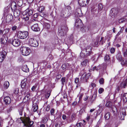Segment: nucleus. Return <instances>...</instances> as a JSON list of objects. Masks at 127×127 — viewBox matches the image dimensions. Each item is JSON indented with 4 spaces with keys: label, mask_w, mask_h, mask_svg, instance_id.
Here are the masks:
<instances>
[{
    "label": "nucleus",
    "mask_w": 127,
    "mask_h": 127,
    "mask_svg": "<svg viewBox=\"0 0 127 127\" xmlns=\"http://www.w3.org/2000/svg\"><path fill=\"white\" fill-rule=\"evenodd\" d=\"M30 98V95L29 94H27L23 99V100L26 102L28 101Z\"/></svg>",
    "instance_id": "obj_28"
},
{
    "label": "nucleus",
    "mask_w": 127,
    "mask_h": 127,
    "mask_svg": "<svg viewBox=\"0 0 127 127\" xmlns=\"http://www.w3.org/2000/svg\"><path fill=\"white\" fill-rule=\"evenodd\" d=\"M112 111L114 115L116 114L117 112V110L116 107L114 106H113L112 108Z\"/></svg>",
    "instance_id": "obj_34"
},
{
    "label": "nucleus",
    "mask_w": 127,
    "mask_h": 127,
    "mask_svg": "<svg viewBox=\"0 0 127 127\" xmlns=\"http://www.w3.org/2000/svg\"><path fill=\"white\" fill-rule=\"evenodd\" d=\"M84 95V94L83 93H81L80 94V95H79V101H80L82 99L83 96Z\"/></svg>",
    "instance_id": "obj_53"
},
{
    "label": "nucleus",
    "mask_w": 127,
    "mask_h": 127,
    "mask_svg": "<svg viewBox=\"0 0 127 127\" xmlns=\"http://www.w3.org/2000/svg\"><path fill=\"white\" fill-rule=\"evenodd\" d=\"M6 54V52L4 51H3L0 52V62L3 61L5 58Z\"/></svg>",
    "instance_id": "obj_17"
},
{
    "label": "nucleus",
    "mask_w": 127,
    "mask_h": 127,
    "mask_svg": "<svg viewBox=\"0 0 127 127\" xmlns=\"http://www.w3.org/2000/svg\"><path fill=\"white\" fill-rule=\"evenodd\" d=\"M21 118V117L20 118L18 119L17 122L19 123H23L25 127H34L33 126L34 122L31 120L29 117H25L24 118L23 120Z\"/></svg>",
    "instance_id": "obj_1"
},
{
    "label": "nucleus",
    "mask_w": 127,
    "mask_h": 127,
    "mask_svg": "<svg viewBox=\"0 0 127 127\" xmlns=\"http://www.w3.org/2000/svg\"><path fill=\"white\" fill-rule=\"evenodd\" d=\"M21 69L24 72H28L29 71V69L27 67L26 65H23L21 67Z\"/></svg>",
    "instance_id": "obj_24"
},
{
    "label": "nucleus",
    "mask_w": 127,
    "mask_h": 127,
    "mask_svg": "<svg viewBox=\"0 0 127 127\" xmlns=\"http://www.w3.org/2000/svg\"><path fill=\"white\" fill-rule=\"evenodd\" d=\"M11 99L8 96L5 97L3 99V102L6 104H9L10 103Z\"/></svg>",
    "instance_id": "obj_19"
},
{
    "label": "nucleus",
    "mask_w": 127,
    "mask_h": 127,
    "mask_svg": "<svg viewBox=\"0 0 127 127\" xmlns=\"http://www.w3.org/2000/svg\"><path fill=\"white\" fill-rule=\"evenodd\" d=\"M122 64L126 65L127 64V59H125L121 62Z\"/></svg>",
    "instance_id": "obj_48"
},
{
    "label": "nucleus",
    "mask_w": 127,
    "mask_h": 127,
    "mask_svg": "<svg viewBox=\"0 0 127 127\" xmlns=\"http://www.w3.org/2000/svg\"><path fill=\"white\" fill-rule=\"evenodd\" d=\"M90 76V73L86 74V73H84L80 79V81L81 82H87V80Z\"/></svg>",
    "instance_id": "obj_7"
},
{
    "label": "nucleus",
    "mask_w": 127,
    "mask_h": 127,
    "mask_svg": "<svg viewBox=\"0 0 127 127\" xmlns=\"http://www.w3.org/2000/svg\"><path fill=\"white\" fill-rule=\"evenodd\" d=\"M123 54L124 57H126L127 56V48L126 50L124 52Z\"/></svg>",
    "instance_id": "obj_58"
},
{
    "label": "nucleus",
    "mask_w": 127,
    "mask_h": 127,
    "mask_svg": "<svg viewBox=\"0 0 127 127\" xmlns=\"http://www.w3.org/2000/svg\"><path fill=\"white\" fill-rule=\"evenodd\" d=\"M76 126L77 127H84L82 123H77Z\"/></svg>",
    "instance_id": "obj_47"
},
{
    "label": "nucleus",
    "mask_w": 127,
    "mask_h": 127,
    "mask_svg": "<svg viewBox=\"0 0 127 127\" xmlns=\"http://www.w3.org/2000/svg\"><path fill=\"white\" fill-rule=\"evenodd\" d=\"M69 64L66 63L63 64L62 66V69L63 70L66 69L67 68V65H68Z\"/></svg>",
    "instance_id": "obj_42"
},
{
    "label": "nucleus",
    "mask_w": 127,
    "mask_h": 127,
    "mask_svg": "<svg viewBox=\"0 0 127 127\" xmlns=\"http://www.w3.org/2000/svg\"><path fill=\"white\" fill-rule=\"evenodd\" d=\"M68 31V28L66 25L59 27L58 30L59 34L61 36H63L66 35Z\"/></svg>",
    "instance_id": "obj_3"
},
{
    "label": "nucleus",
    "mask_w": 127,
    "mask_h": 127,
    "mask_svg": "<svg viewBox=\"0 0 127 127\" xmlns=\"http://www.w3.org/2000/svg\"><path fill=\"white\" fill-rule=\"evenodd\" d=\"M65 79L66 78L65 77H63L61 79V83L62 86H64L65 83Z\"/></svg>",
    "instance_id": "obj_38"
},
{
    "label": "nucleus",
    "mask_w": 127,
    "mask_h": 127,
    "mask_svg": "<svg viewBox=\"0 0 127 127\" xmlns=\"http://www.w3.org/2000/svg\"><path fill=\"white\" fill-rule=\"evenodd\" d=\"M21 51L22 55L27 56L30 53V49L28 47L22 46Z\"/></svg>",
    "instance_id": "obj_4"
},
{
    "label": "nucleus",
    "mask_w": 127,
    "mask_h": 127,
    "mask_svg": "<svg viewBox=\"0 0 127 127\" xmlns=\"http://www.w3.org/2000/svg\"><path fill=\"white\" fill-rule=\"evenodd\" d=\"M110 59L109 56L108 55H106L105 57L104 60L106 62L108 61Z\"/></svg>",
    "instance_id": "obj_49"
},
{
    "label": "nucleus",
    "mask_w": 127,
    "mask_h": 127,
    "mask_svg": "<svg viewBox=\"0 0 127 127\" xmlns=\"http://www.w3.org/2000/svg\"><path fill=\"white\" fill-rule=\"evenodd\" d=\"M28 43L30 46L34 47H37L38 45V42L33 38H30L29 39Z\"/></svg>",
    "instance_id": "obj_6"
},
{
    "label": "nucleus",
    "mask_w": 127,
    "mask_h": 127,
    "mask_svg": "<svg viewBox=\"0 0 127 127\" xmlns=\"http://www.w3.org/2000/svg\"><path fill=\"white\" fill-rule=\"evenodd\" d=\"M98 57V55L97 54H95V55L92 56V57L91 58V60L95 62L97 61Z\"/></svg>",
    "instance_id": "obj_29"
},
{
    "label": "nucleus",
    "mask_w": 127,
    "mask_h": 127,
    "mask_svg": "<svg viewBox=\"0 0 127 127\" xmlns=\"http://www.w3.org/2000/svg\"><path fill=\"white\" fill-rule=\"evenodd\" d=\"M96 97V94L95 93H94L93 95L91 98L90 101L93 103L95 100Z\"/></svg>",
    "instance_id": "obj_26"
},
{
    "label": "nucleus",
    "mask_w": 127,
    "mask_h": 127,
    "mask_svg": "<svg viewBox=\"0 0 127 127\" xmlns=\"http://www.w3.org/2000/svg\"><path fill=\"white\" fill-rule=\"evenodd\" d=\"M104 91V89L103 88H100L98 90V91L99 94L102 93Z\"/></svg>",
    "instance_id": "obj_52"
},
{
    "label": "nucleus",
    "mask_w": 127,
    "mask_h": 127,
    "mask_svg": "<svg viewBox=\"0 0 127 127\" xmlns=\"http://www.w3.org/2000/svg\"><path fill=\"white\" fill-rule=\"evenodd\" d=\"M50 95V93H47L46 95L45 96L46 98H48Z\"/></svg>",
    "instance_id": "obj_63"
},
{
    "label": "nucleus",
    "mask_w": 127,
    "mask_h": 127,
    "mask_svg": "<svg viewBox=\"0 0 127 127\" xmlns=\"http://www.w3.org/2000/svg\"><path fill=\"white\" fill-rule=\"evenodd\" d=\"M85 52H83V50L80 53V56L82 58H84L88 56H86V53H85L84 54Z\"/></svg>",
    "instance_id": "obj_40"
},
{
    "label": "nucleus",
    "mask_w": 127,
    "mask_h": 127,
    "mask_svg": "<svg viewBox=\"0 0 127 127\" xmlns=\"http://www.w3.org/2000/svg\"><path fill=\"white\" fill-rule=\"evenodd\" d=\"M22 3L20 4H18L16 5V3L15 2H12L11 4V8L12 10H15L17 8H19L21 7L20 6L22 5Z\"/></svg>",
    "instance_id": "obj_14"
},
{
    "label": "nucleus",
    "mask_w": 127,
    "mask_h": 127,
    "mask_svg": "<svg viewBox=\"0 0 127 127\" xmlns=\"http://www.w3.org/2000/svg\"><path fill=\"white\" fill-rule=\"evenodd\" d=\"M110 113L109 112L105 113L104 115L105 119L106 120H108L110 118Z\"/></svg>",
    "instance_id": "obj_37"
},
{
    "label": "nucleus",
    "mask_w": 127,
    "mask_h": 127,
    "mask_svg": "<svg viewBox=\"0 0 127 127\" xmlns=\"http://www.w3.org/2000/svg\"><path fill=\"white\" fill-rule=\"evenodd\" d=\"M33 111L34 112H36L38 108V105H33Z\"/></svg>",
    "instance_id": "obj_43"
},
{
    "label": "nucleus",
    "mask_w": 127,
    "mask_h": 127,
    "mask_svg": "<svg viewBox=\"0 0 127 127\" xmlns=\"http://www.w3.org/2000/svg\"><path fill=\"white\" fill-rule=\"evenodd\" d=\"M127 84V79H126L125 82L121 83V84L120 87L121 88H125Z\"/></svg>",
    "instance_id": "obj_32"
},
{
    "label": "nucleus",
    "mask_w": 127,
    "mask_h": 127,
    "mask_svg": "<svg viewBox=\"0 0 127 127\" xmlns=\"http://www.w3.org/2000/svg\"><path fill=\"white\" fill-rule=\"evenodd\" d=\"M115 49L114 48H111L110 49V51L111 53H113L115 51Z\"/></svg>",
    "instance_id": "obj_55"
},
{
    "label": "nucleus",
    "mask_w": 127,
    "mask_h": 127,
    "mask_svg": "<svg viewBox=\"0 0 127 127\" xmlns=\"http://www.w3.org/2000/svg\"><path fill=\"white\" fill-rule=\"evenodd\" d=\"M38 103V100L37 99H36L34 100L33 102V105H37Z\"/></svg>",
    "instance_id": "obj_46"
},
{
    "label": "nucleus",
    "mask_w": 127,
    "mask_h": 127,
    "mask_svg": "<svg viewBox=\"0 0 127 127\" xmlns=\"http://www.w3.org/2000/svg\"><path fill=\"white\" fill-rule=\"evenodd\" d=\"M17 28V27L16 26H14L12 27L11 29L13 31H15L16 30Z\"/></svg>",
    "instance_id": "obj_59"
},
{
    "label": "nucleus",
    "mask_w": 127,
    "mask_h": 127,
    "mask_svg": "<svg viewBox=\"0 0 127 127\" xmlns=\"http://www.w3.org/2000/svg\"><path fill=\"white\" fill-rule=\"evenodd\" d=\"M123 100L124 102H126L127 101V93H125L123 94Z\"/></svg>",
    "instance_id": "obj_33"
},
{
    "label": "nucleus",
    "mask_w": 127,
    "mask_h": 127,
    "mask_svg": "<svg viewBox=\"0 0 127 127\" xmlns=\"http://www.w3.org/2000/svg\"><path fill=\"white\" fill-rule=\"evenodd\" d=\"M54 41L53 42V44H57L58 42V40L56 39L54 40Z\"/></svg>",
    "instance_id": "obj_62"
},
{
    "label": "nucleus",
    "mask_w": 127,
    "mask_h": 127,
    "mask_svg": "<svg viewBox=\"0 0 127 127\" xmlns=\"http://www.w3.org/2000/svg\"><path fill=\"white\" fill-rule=\"evenodd\" d=\"M116 58L119 61H121L122 60V57L120 53H119L117 54L116 56Z\"/></svg>",
    "instance_id": "obj_30"
},
{
    "label": "nucleus",
    "mask_w": 127,
    "mask_h": 127,
    "mask_svg": "<svg viewBox=\"0 0 127 127\" xmlns=\"http://www.w3.org/2000/svg\"><path fill=\"white\" fill-rule=\"evenodd\" d=\"M90 0H78V3L79 5L81 6H83L88 5Z\"/></svg>",
    "instance_id": "obj_11"
},
{
    "label": "nucleus",
    "mask_w": 127,
    "mask_h": 127,
    "mask_svg": "<svg viewBox=\"0 0 127 127\" xmlns=\"http://www.w3.org/2000/svg\"><path fill=\"white\" fill-rule=\"evenodd\" d=\"M27 79L25 78L23 80H22L21 83V86L22 89L26 87Z\"/></svg>",
    "instance_id": "obj_23"
},
{
    "label": "nucleus",
    "mask_w": 127,
    "mask_h": 127,
    "mask_svg": "<svg viewBox=\"0 0 127 127\" xmlns=\"http://www.w3.org/2000/svg\"><path fill=\"white\" fill-rule=\"evenodd\" d=\"M99 82L101 85H103L104 83V79L103 78L100 79L99 80Z\"/></svg>",
    "instance_id": "obj_45"
},
{
    "label": "nucleus",
    "mask_w": 127,
    "mask_h": 127,
    "mask_svg": "<svg viewBox=\"0 0 127 127\" xmlns=\"http://www.w3.org/2000/svg\"><path fill=\"white\" fill-rule=\"evenodd\" d=\"M12 44L14 46H18L20 44L19 40L18 39H14L12 41Z\"/></svg>",
    "instance_id": "obj_16"
},
{
    "label": "nucleus",
    "mask_w": 127,
    "mask_h": 127,
    "mask_svg": "<svg viewBox=\"0 0 127 127\" xmlns=\"http://www.w3.org/2000/svg\"><path fill=\"white\" fill-rule=\"evenodd\" d=\"M81 12V10L80 9H78L77 10V13L79 14H80Z\"/></svg>",
    "instance_id": "obj_60"
},
{
    "label": "nucleus",
    "mask_w": 127,
    "mask_h": 127,
    "mask_svg": "<svg viewBox=\"0 0 127 127\" xmlns=\"http://www.w3.org/2000/svg\"><path fill=\"white\" fill-rule=\"evenodd\" d=\"M9 11V10H7L6 8L4 9V16L2 18V20H3V21L4 22L9 23L13 19V17L11 14H7Z\"/></svg>",
    "instance_id": "obj_2"
},
{
    "label": "nucleus",
    "mask_w": 127,
    "mask_h": 127,
    "mask_svg": "<svg viewBox=\"0 0 127 127\" xmlns=\"http://www.w3.org/2000/svg\"><path fill=\"white\" fill-rule=\"evenodd\" d=\"M55 110L54 109L52 108L51 109L50 111L51 115H53L54 113Z\"/></svg>",
    "instance_id": "obj_54"
},
{
    "label": "nucleus",
    "mask_w": 127,
    "mask_h": 127,
    "mask_svg": "<svg viewBox=\"0 0 127 127\" xmlns=\"http://www.w3.org/2000/svg\"><path fill=\"white\" fill-rule=\"evenodd\" d=\"M67 10H66L65 9H62L60 13V16L63 18L65 22L66 21L67 19L68 18V17L65 15H67Z\"/></svg>",
    "instance_id": "obj_9"
},
{
    "label": "nucleus",
    "mask_w": 127,
    "mask_h": 127,
    "mask_svg": "<svg viewBox=\"0 0 127 127\" xmlns=\"http://www.w3.org/2000/svg\"><path fill=\"white\" fill-rule=\"evenodd\" d=\"M37 86L36 85H34L32 88L31 90L32 91H34L35 90Z\"/></svg>",
    "instance_id": "obj_57"
},
{
    "label": "nucleus",
    "mask_w": 127,
    "mask_h": 127,
    "mask_svg": "<svg viewBox=\"0 0 127 127\" xmlns=\"http://www.w3.org/2000/svg\"><path fill=\"white\" fill-rule=\"evenodd\" d=\"M126 115V111L125 109L124 108L121 109L120 113L119 114V119L121 120H124V117Z\"/></svg>",
    "instance_id": "obj_8"
},
{
    "label": "nucleus",
    "mask_w": 127,
    "mask_h": 127,
    "mask_svg": "<svg viewBox=\"0 0 127 127\" xmlns=\"http://www.w3.org/2000/svg\"><path fill=\"white\" fill-rule=\"evenodd\" d=\"M98 10L99 11H100L103 8V6L101 3L99 4L98 6Z\"/></svg>",
    "instance_id": "obj_44"
},
{
    "label": "nucleus",
    "mask_w": 127,
    "mask_h": 127,
    "mask_svg": "<svg viewBox=\"0 0 127 127\" xmlns=\"http://www.w3.org/2000/svg\"><path fill=\"white\" fill-rule=\"evenodd\" d=\"M82 24L81 20L79 19H77L76 21L75 24V26L77 27H80Z\"/></svg>",
    "instance_id": "obj_22"
},
{
    "label": "nucleus",
    "mask_w": 127,
    "mask_h": 127,
    "mask_svg": "<svg viewBox=\"0 0 127 127\" xmlns=\"http://www.w3.org/2000/svg\"><path fill=\"white\" fill-rule=\"evenodd\" d=\"M50 106L49 105H48L46 108V110L47 111H48L50 110Z\"/></svg>",
    "instance_id": "obj_64"
},
{
    "label": "nucleus",
    "mask_w": 127,
    "mask_h": 127,
    "mask_svg": "<svg viewBox=\"0 0 127 127\" xmlns=\"http://www.w3.org/2000/svg\"><path fill=\"white\" fill-rule=\"evenodd\" d=\"M83 52H86V56H90L92 54V52L91 49V47L89 46H87L83 50Z\"/></svg>",
    "instance_id": "obj_10"
},
{
    "label": "nucleus",
    "mask_w": 127,
    "mask_h": 127,
    "mask_svg": "<svg viewBox=\"0 0 127 127\" xmlns=\"http://www.w3.org/2000/svg\"><path fill=\"white\" fill-rule=\"evenodd\" d=\"M23 108L22 107H21L19 109V111L20 115L21 116L22 115V113L23 111Z\"/></svg>",
    "instance_id": "obj_50"
},
{
    "label": "nucleus",
    "mask_w": 127,
    "mask_h": 127,
    "mask_svg": "<svg viewBox=\"0 0 127 127\" xmlns=\"http://www.w3.org/2000/svg\"><path fill=\"white\" fill-rule=\"evenodd\" d=\"M21 7L19 8H17L14 10V16L16 18H17L18 17L20 13V10Z\"/></svg>",
    "instance_id": "obj_15"
},
{
    "label": "nucleus",
    "mask_w": 127,
    "mask_h": 127,
    "mask_svg": "<svg viewBox=\"0 0 127 127\" xmlns=\"http://www.w3.org/2000/svg\"><path fill=\"white\" fill-rule=\"evenodd\" d=\"M9 85V82L7 81H5L4 83L3 87L5 89H7Z\"/></svg>",
    "instance_id": "obj_27"
},
{
    "label": "nucleus",
    "mask_w": 127,
    "mask_h": 127,
    "mask_svg": "<svg viewBox=\"0 0 127 127\" xmlns=\"http://www.w3.org/2000/svg\"><path fill=\"white\" fill-rule=\"evenodd\" d=\"M31 28L32 30L34 31H38L40 30V29L37 24H35L31 26Z\"/></svg>",
    "instance_id": "obj_20"
},
{
    "label": "nucleus",
    "mask_w": 127,
    "mask_h": 127,
    "mask_svg": "<svg viewBox=\"0 0 127 127\" xmlns=\"http://www.w3.org/2000/svg\"><path fill=\"white\" fill-rule=\"evenodd\" d=\"M28 35V33L27 31H19L18 33V36L21 39H24L26 38Z\"/></svg>",
    "instance_id": "obj_5"
},
{
    "label": "nucleus",
    "mask_w": 127,
    "mask_h": 127,
    "mask_svg": "<svg viewBox=\"0 0 127 127\" xmlns=\"http://www.w3.org/2000/svg\"><path fill=\"white\" fill-rule=\"evenodd\" d=\"M88 63V60H85L82 62L81 63L83 66H85Z\"/></svg>",
    "instance_id": "obj_35"
},
{
    "label": "nucleus",
    "mask_w": 127,
    "mask_h": 127,
    "mask_svg": "<svg viewBox=\"0 0 127 127\" xmlns=\"http://www.w3.org/2000/svg\"><path fill=\"white\" fill-rule=\"evenodd\" d=\"M19 93L18 89L17 88L15 89L14 91V93L15 94H17Z\"/></svg>",
    "instance_id": "obj_61"
},
{
    "label": "nucleus",
    "mask_w": 127,
    "mask_h": 127,
    "mask_svg": "<svg viewBox=\"0 0 127 127\" xmlns=\"http://www.w3.org/2000/svg\"><path fill=\"white\" fill-rule=\"evenodd\" d=\"M7 37L6 38L4 36L2 37V38L0 39V41H1V43L3 44L5 43L7 40Z\"/></svg>",
    "instance_id": "obj_25"
},
{
    "label": "nucleus",
    "mask_w": 127,
    "mask_h": 127,
    "mask_svg": "<svg viewBox=\"0 0 127 127\" xmlns=\"http://www.w3.org/2000/svg\"><path fill=\"white\" fill-rule=\"evenodd\" d=\"M126 20L125 18L121 19L119 20L118 22L119 23H122L125 21Z\"/></svg>",
    "instance_id": "obj_51"
},
{
    "label": "nucleus",
    "mask_w": 127,
    "mask_h": 127,
    "mask_svg": "<svg viewBox=\"0 0 127 127\" xmlns=\"http://www.w3.org/2000/svg\"><path fill=\"white\" fill-rule=\"evenodd\" d=\"M67 10V12L66 15H65L66 16H68V17H69V16H71L72 14V12L71 9L68 10L67 9L66 10Z\"/></svg>",
    "instance_id": "obj_36"
},
{
    "label": "nucleus",
    "mask_w": 127,
    "mask_h": 127,
    "mask_svg": "<svg viewBox=\"0 0 127 127\" xmlns=\"http://www.w3.org/2000/svg\"><path fill=\"white\" fill-rule=\"evenodd\" d=\"M13 120L12 119H11L10 121L8 123L9 125L11 126L13 124Z\"/></svg>",
    "instance_id": "obj_56"
},
{
    "label": "nucleus",
    "mask_w": 127,
    "mask_h": 127,
    "mask_svg": "<svg viewBox=\"0 0 127 127\" xmlns=\"http://www.w3.org/2000/svg\"><path fill=\"white\" fill-rule=\"evenodd\" d=\"M73 37L72 35H71L69 39L66 41L67 43L68 44H71L73 42Z\"/></svg>",
    "instance_id": "obj_31"
},
{
    "label": "nucleus",
    "mask_w": 127,
    "mask_h": 127,
    "mask_svg": "<svg viewBox=\"0 0 127 127\" xmlns=\"http://www.w3.org/2000/svg\"><path fill=\"white\" fill-rule=\"evenodd\" d=\"M45 7L44 6H41L37 9V10L39 12H41L43 11Z\"/></svg>",
    "instance_id": "obj_41"
},
{
    "label": "nucleus",
    "mask_w": 127,
    "mask_h": 127,
    "mask_svg": "<svg viewBox=\"0 0 127 127\" xmlns=\"http://www.w3.org/2000/svg\"><path fill=\"white\" fill-rule=\"evenodd\" d=\"M105 68V66L104 64H102L97 66H95L92 68L91 69L93 71H97L99 69H100L103 71L104 70Z\"/></svg>",
    "instance_id": "obj_12"
},
{
    "label": "nucleus",
    "mask_w": 127,
    "mask_h": 127,
    "mask_svg": "<svg viewBox=\"0 0 127 127\" xmlns=\"http://www.w3.org/2000/svg\"><path fill=\"white\" fill-rule=\"evenodd\" d=\"M25 12L27 13L26 14H28V15L30 16L32 14L33 11L31 8L29 7L25 11Z\"/></svg>",
    "instance_id": "obj_21"
},
{
    "label": "nucleus",
    "mask_w": 127,
    "mask_h": 127,
    "mask_svg": "<svg viewBox=\"0 0 127 127\" xmlns=\"http://www.w3.org/2000/svg\"><path fill=\"white\" fill-rule=\"evenodd\" d=\"M44 27L45 28L48 29L50 28V25L49 23L45 22L44 23Z\"/></svg>",
    "instance_id": "obj_39"
},
{
    "label": "nucleus",
    "mask_w": 127,
    "mask_h": 127,
    "mask_svg": "<svg viewBox=\"0 0 127 127\" xmlns=\"http://www.w3.org/2000/svg\"><path fill=\"white\" fill-rule=\"evenodd\" d=\"M9 29L6 28L3 31V34L5 35L8 37H9L11 34V32L9 31Z\"/></svg>",
    "instance_id": "obj_18"
},
{
    "label": "nucleus",
    "mask_w": 127,
    "mask_h": 127,
    "mask_svg": "<svg viewBox=\"0 0 127 127\" xmlns=\"http://www.w3.org/2000/svg\"><path fill=\"white\" fill-rule=\"evenodd\" d=\"M103 37H101V39L100 40V37H98L97 38L94 43V44L95 46L97 47L98 46V44H103Z\"/></svg>",
    "instance_id": "obj_13"
}]
</instances>
